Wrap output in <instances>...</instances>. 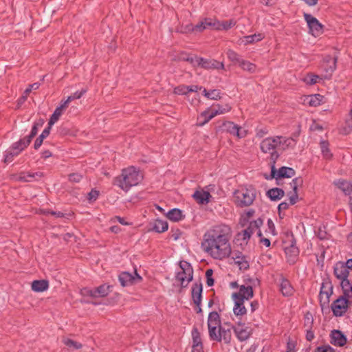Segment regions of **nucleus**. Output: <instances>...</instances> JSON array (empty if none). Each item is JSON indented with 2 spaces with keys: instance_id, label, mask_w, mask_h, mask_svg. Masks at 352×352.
<instances>
[{
  "instance_id": "obj_8",
  "label": "nucleus",
  "mask_w": 352,
  "mask_h": 352,
  "mask_svg": "<svg viewBox=\"0 0 352 352\" xmlns=\"http://www.w3.org/2000/svg\"><path fill=\"white\" fill-rule=\"evenodd\" d=\"M208 328L210 338H217L216 331L221 327V318L218 312L211 311L208 317Z\"/></svg>"
},
{
  "instance_id": "obj_37",
  "label": "nucleus",
  "mask_w": 352,
  "mask_h": 352,
  "mask_svg": "<svg viewBox=\"0 0 352 352\" xmlns=\"http://www.w3.org/2000/svg\"><path fill=\"white\" fill-rule=\"evenodd\" d=\"M264 38L262 34H254L252 35L245 36L242 38V43L245 45L251 44L254 42L261 41Z\"/></svg>"
},
{
  "instance_id": "obj_57",
  "label": "nucleus",
  "mask_w": 352,
  "mask_h": 352,
  "mask_svg": "<svg viewBox=\"0 0 352 352\" xmlns=\"http://www.w3.org/2000/svg\"><path fill=\"white\" fill-rule=\"evenodd\" d=\"M254 221H260L261 223H258V226L256 228H252L250 231H251V234L252 235L254 232H256V235L258 236V237H261L262 236V232L260 230V228L261 226L263 225V221L262 220V219L261 218H258L256 220H255Z\"/></svg>"
},
{
  "instance_id": "obj_61",
  "label": "nucleus",
  "mask_w": 352,
  "mask_h": 352,
  "mask_svg": "<svg viewBox=\"0 0 352 352\" xmlns=\"http://www.w3.org/2000/svg\"><path fill=\"white\" fill-rule=\"evenodd\" d=\"M289 199L290 205L295 204L298 199V192H291L289 194Z\"/></svg>"
},
{
  "instance_id": "obj_36",
  "label": "nucleus",
  "mask_w": 352,
  "mask_h": 352,
  "mask_svg": "<svg viewBox=\"0 0 352 352\" xmlns=\"http://www.w3.org/2000/svg\"><path fill=\"white\" fill-rule=\"evenodd\" d=\"M36 176H39V177H41L42 176V173H39V172H37V173H21L18 177H17V180L19 181V182H32V179L34 178Z\"/></svg>"
},
{
  "instance_id": "obj_6",
  "label": "nucleus",
  "mask_w": 352,
  "mask_h": 352,
  "mask_svg": "<svg viewBox=\"0 0 352 352\" xmlns=\"http://www.w3.org/2000/svg\"><path fill=\"white\" fill-rule=\"evenodd\" d=\"M333 294V286L330 281L324 280L319 294L320 304L322 309L328 307L330 296Z\"/></svg>"
},
{
  "instance_id": "obj_60",
  "label": "nucleus",
  "mask_w": 352,
  "mask_h": 352,
  "mask_svg": "<svg viewBox=\"0 0 352 352\" xmlns=\"http://www.w3.org/2000/svg\"><path fill=\"white\" fill-rule=\"evenodd\" d=\"M212 273L213 272L211 269H208L206 272V283L208 286H212L214 285V279L212 278Z\"/></svg>"
},
{
  "instance_id": "obj_27",
  "label": "nucleus",
  "mask_w": 352,
  "mask_h": 352,
  "mask_svg": "<svg viewBox=\"0 0 352 352\" xmlns=\"http://www.w3.org/2000/svg\"><path fill=\"white\" fill-rule=\"evenodd\" d=\"M331 344L342 346L346 342V337L339 330H333L331 332Z\"/></svg>"
},
{
  "instance_id": "obj_26",
  "label": "nucleus",
  "mask_w": 352,
  "mask_h": 352,
  "mask_svg": "<svg viewBox=\"0 0 352 352\" xmlns=\"http://www.w3.org/2000/svg\"><path fill=\"white\" fill-rule=\"evenodd\" d=\"M192 197L198 204H207L210 201L211 195L209 192L201 190H196L194 192Z\"/></svg>"
},
{
  "instance_id": "obj_3",
  "label": "nucleus",
  "mask_w": 352,
  "mask_h": 352,
  "mask_svg": "<svg viewBox=\"0 0 352 352\" xmlns=\"http://www.w3.org/2000/svg\"><path fill=\"white\" fill-rule=\"evenodd\" d=\"M256 197L254 188H241L234 191V201L237 206L246 207L250 206Z\"/></svg>"
},
{
  "instance_id": "obj_17",
  "label": "nucleus",
  "mask_w": 352,
  "mask_h": 352,
  "mask_svg": "<svg viewBox=\"0 0 352 352\" xmlns=\"http://www.w3.org/2000/svg\"><path fill=\"white\" fill-rule=\"evenodd\" d=\"M276 140L278 153L279 151H283L289 148H293L296 144L295 140L292 138L276 136Z\"/></svg>"
},
{
  "instance_id": "obj_41",
  "label": "nucleus",
  "mask_w": 352,
  "mask_h": 352,
  "mask_svg": "<svg viewBox=\"0 0 352 352\" xmlns=\"http://www.w3.org/2000/svg\"><path fill=\"white\" fill-rule=\"evenodd\" d=\"M320 149L322 153V155L326 159H331L332 157V154L329 148V142L327 141H321L320 142Z\"/></svg>"
},
{
  "instance_id": "obj_45",
  "label": "nucleus",
  "mask_w": 352,
  "mask_h": 352,
  "mask_svg": "<svg viewBox=\"0 0 352 352\" xmlns=\"http://www.w3.org/2000/svg\"><path fill=\"white\" fill-rule=\"evenodd\" d=\"M63 113V111H62L59 108L56 107L53 114L50 117L48 124L50 126H52L55 122L58 121Z\"/></svg>"
},
{
  "instance_id": "obj_21",
  "label": "nucleus",
  "mask_w": 352,
  "mask_h": 352,
  "mask_svg": "<svg viewBox=\"0 0 352 352\" xmlns=\"http://www.w3.org/2000/svg\"><path fill=\"white\" fill-rule=\"evenodd\" d=\"M217 338H210L212 340L221 342L223 340L226 344L230 342L232 339V333L230 329H226L224 327H221L216 331Z\"/></svg>"
},
{
  "instance_id": "obj_32",
  "label": "nucleus",
  "mask_w": 352,
  "mask_h": 352,
  "mask_svg": "<svg viewBox=\"0 0 352 352\" xmlns=\"http://www.w3.org/2000/svg\"><path fill=\"white\" fill-rule=\"evenodd\" d=\"M110 286L107 285H102L97 287L96 289L91 292V295L94 297H104L108 295Z\"/></svg>"
},
{
  "instance_id": "obj_18",
  "label": "nucleus",
  "mask_w": 352,
  "mask_h": 352,
  "mask_svg": "<svg viewBox=\"0 0 352 352\" xmlns=\"http://www.w3.org/2000/svg\"><path fill=\"white\" fill-rule=\"evenodd\" d=\"M253 297V289L252 286L241 285L237 293L232 294L233 299L242 298V300H249Z\"/></svg>"
},
{
  "instance_id": "obj_53",
  "label": "nucleus",
  "mask_w": 352,
  "mask_h": 352,
  "mask_svg": "<svg viewBox=\"0 0 352 352\" xmlns=\"http://www.w3.org/2000/svg\"><path fill=\"white\" fill-rule=\"evenodd\" d=\"M246 135L247 131L239 125L237 126L236 129L234 130V133L232 134V135L237 137L239 139L245 138Z\"/></svg>"
},
{
  "instance_id": "obj_16",
  "label": "nucleus",
  "mask_w": 352,
  "mask_h": 352,
  "mask_svg": "<svg viewBox=\"0 0 352 352\" xmlns=\"http://www.w3.org/2000/svg\"><path fill=\"white\" fill-rule=\"evenodd\" d=\"M232 328L236 338L240 341L246 340L251 334V330L250 327H246L244 324H238L236 326H232Z\"/></svg>"
},
{
  "instance_id": "obj_1",
  "label": "nucleus",
  "mask_w": 352,
  "mask_h": 352,
  "mask_svg": "<svg viewBox=\"0 0 352 352\" xmlns=\"http://www.w3.org/2000/svg\"><path fill=\"white\" fill-rule=\"evenodd\" d=\"M231 237L230 226L223 223L213 226L204 234L201 249L213 259L222 261L232 254Z\"/></svg>"
},
{
  "instance_id": "obj_13",
  "label": "nucleus",
  "mask_w": 352,
  "mask_h": 352,
  "mask_svg": "<svg viewBox=\"0 0 352 352\" xmlns=\"http://www.w3.org/2000/svg\"><path fill=\"white\" fill-rule=\"evenodd\" d=\"M272 178H290L295 175V170L292 168L283 166L276 171L274 164L272 163L271 170Z\"/></svg>"
},
{
  "instance_id": "obj_64",
  "label": "nucleus",
  "mask_w": 352,
  "mask_h": 352,
  "mask_svg": "<svg viewBox=\"0 0 352 352\" xmlns=\"http://www.w3.org/2000/svg\"><path fill=\"white\" fill-rule=\"evenodd\" d=\"M99 195V192L96 190H91V192L88 194V199L90 201H95Z\"/></svg>"
},
{
  "instance_id": "obj_63",
  "label": "nucleus",
  "mask_w": 352,
  "mask_h": 352,
  "mask_svg": "<svg viewBox=\"0 0 352 352\" xmlns=\"http://www.w3.org/2000/svg\"><path fill=\"white\" fill-rule=\"evenodd\" d=\"M39 86H40V84L38 83V82H35V83L32 84V85H30L29 86V87H28L24 91V94H30V93L32 91V89L36 90L37 89H38Z\"/></svg>"
},
{
  "instance_id": "obj_38",
  "label": "nucleus",
  "mask_w": 352,
  "mask_h": 352,
  "mask_svg": "<svg viewBox=\"0 0 352 352\" xmlns=\"http://www.w3.org/2000/svg\"><path fill=\"white\" fill-rule=\"evenodd\" d=\"M51 126H52L49 125L48 127L45 128L43 131L42 133L38 136V138H36V140L34 142V147L35 149H36V150L40 148V146H41L43 140L49 135Z\"/></svg>"
},
{
  "instance_id": "obj_58",
  "label": "nucleus",
  "mask_w": 352,
  "mask_h": 352,
  "mask_svg": "<svg viewBox=\"0 0 352 352\" xmlns=\"http://www.w3.org/2000/svg\"><path fill=\"white\" fill-rule=\"evenodd\" d=\"M82 176L79 173H72L68 175V179L72 182L78 183L82 179Z\"/></svg>"
},
{
  "instance_id": "obj_31",
  "label": "nucleus",
  "mask_w": 352,
  "mask_h": 352,
  "mask_svg": "<svg viewBox=\"0 0 352 352\" xmlns=\"http://www.w3.org/2000/svg\"><path fill=\"white\" fill-rule=\"evenodd\" d=\"M48 287V281L45 280H36L32 283V289L36 292H44L47 289Z\"/></svg>"
},
{
  "instance_id": "obj_14",
  "label": "nucleus",
  "mask_w": 352,
  "mask_h": 352,
  "mask_svg": "<svg viewBox=\"0 0 352 352\" xmlns=\"http://www.w3.org/2000/svg\"><path fill=\"white\" fill-rule=\"evenodd\" d=\"M336 58H333L330 56H328L324 58L321 65V68L326 72L324 76L325 78H330L331 74L336 69Z\"/></svg>"
},
{
  "instance_id": "obj_11",
  "label": "nucleus",
  "mask_w": 352,
  "mask_h": 352,
  "mask_svg": "<svg viewBox=\"0 0 352 352\" xmlns=\"http://www.w3.org/2000/svg\"><path fill=\"white\" fill-rule=\"evenodd\" d=\"M24 143L21 140L12 144V145L5 152L4 162L10 163L14 158L18 156L27 146H23Z\"/></svg>"
},
{
  "instance_id": "obj_12",
  "label": "nucleus",
  "mask_w": 352,
  "mask_h": 352,
  "mask_svg": "<svg viewBox=\"0 0 352 352\" xmlns=\"http://www.w3.org/2000/svg\"><path fill=\"white\" fill-rule=\"evenodd\" d=\"M348 308V300L344 297H340L331 305V309L336 316H343Z\"/></svg>"
},
{
  "instance_id": "obj_51",
  "label": "nucleus",
  "mask_w": 352,
  "mask_h": 352,
  "mask_svg": "<svg viewBox=\"0 0 352 352\" xmlns=\"http://www.w3.org/2000/svg\"><path fill=\"white\" fill-rule=\"evenodd\" d=\"M63 342L69 348L78 349L82 347V344L80 343L75 342L71 339L65 338L63 340Z\"/></svg>"
},
{
  "instance_id": "obj_34",
  "label": "nucleus",
  "mask_w": 352,
  "mask_h": 352,
  "mask_svg": "<svg viewBox=\"0 0 352 352\" xmlns=\"http://www.w3.org/2000/svg\"><path fill=\"white\" fill-rule=\"evenodd\" d=\"M167 218L173 221H179L184 219L182 211L178 208H173L169 210L166 214Z\"/></svg>"
},
{
  "instance_id": "obj_52",
  "label": "nucleus",
  "mask_w": 352,
  "mask_h": 352,
  "mask_svg": "<svg viewBox=\"0 0 352 352\" xmlns=\"http://www.w3.org/2000/svg\"><path fill=\"white\" fill-rule=\"evenodd\" d=\"M187 85H181L174 89V93L178 95H187L188 94Z\"/></svg>"
},
{
  "instance_id": "obj_19",
  "label": "nucleus",
  "mask_w": 352,
  "mask_h": 352,
  "mask_svg": "<svg viewBox=\"0 0 352 352\" xmlns=\"http://www.w3.org/2000/svg\"><path fill=\"white\" fill-rule=\"evenodd\" d=\"M216 20L210 18H205L192 28L195 32H201L206 29L215 30Z\"/></svg>"
},
{
  "instance_id": "obj_43",
  "label": "nucleus",
  "mask_w": 352,
  "mask_h": 352,
  "mask_svg": "<svg viewBox=\"0 0 352 352\" xmlns=\"http://www.w3.org/2000/svg\"><path fill=\"white\" fill-rule=\"evenodd\" d=\"M323 100V96L320 94H315L309 96L308 103L311 107L320 105Z\"/></svg>"
},
{
  "instance_id": "obj_15",
  "label": "nucleus",
  "mask_w": 352,
  "mask_h": 352,
  "mask_svg": "<svg viewBox=\"0 0 352 352\" xmlns=\"http://www.w3.org/2000/svg\"><path fill=\"white\" fill-rule=\"evenodd\" d=\"M205 69H223L224 65L214 59H206L202 57L199 59V66Z\"/></svg>"
},
{
  "instance_id": "obj_24",
  "label": "nucleus",
  "mask_w": 352,
  "mask_h": 352,
  "mask_svg": "<svg viewBox=\"0 0 352 352\" xmlns=\"http://www.w3.org/2000/svg\"><path fill=\"white\" fill-rule=\"evenodd\" d=\"M333 184L341 190L345 195L352 193V182L346 179H340L333 182Z\"/></svg>"
},
{
  "instance_id": "obj_2",
  "label": "nucleus",
  "mask_w": 352,
  "mask_h": 352,
  "mask_svg": "<svg viewBox=\"0 0 352 352\" xmlns=\"http://www.w3.org/2000/svg\"><path fill=\"white\" fill-rule=\"evenodd\" d=\"M143 179L139 169L130 166L122 170L120 175L114 179L113 184L128 192L131 187L137 186Z\"/></svg>"
},
{
  "instance_id": "obj_44",
  "label": "nucleus",
  "mask_w": 352,
  "mask_h": 352,
  "mask_svg": "<svg viewBox=\"0 0 352 352\" xmlns=\"http://www.w3.org/2000/svg\"><path fill=\"white\" fill-rule=\"evenodd\" d=\"M227 56L228 59L234 64H240L242 58L241 56L235 52L234 50H228L227 52Z\"/></svg>"
},
{
  "instance_id": "obj_20",
  "label": "nucleus",
  "mask_w": 352,
  "mask_h": 352,
  "mask_svg": "<svg viewBox=\"0 0 352 352\" xmlns=\"http://www.w3.org/2000/svg\"><path fill=\"white\" fill-rule=\"evenodd\" d=\"M232 253V259L234 261L240 270H245L249 268V262L247 257L239 251H234Z\"/></svg>"
},
{
  "instance_id": "obj_39",
  "label": "nucleus",
  "mask_w": 352,
  "mask_h": 352,
  "mask_svg": "<svg viewBox=\"0 0 352 352\" xmlns=\"http://www.w3.org/2000/svg\"><path fill=\"white\" fill-rule=\"evenodd\" d=\"M235 22L233 20L219 22L218 21H216V27L215 30H228L231 28L232 27L235 25Z\"/></svg>"
},
{
  "instance_id": "obj_42",
  "label": "nucleus",
  "mask_w": 352,
  "mask_h": 352,
  "mask_svg": "<svg viewBox=\"0 0 352 352\" xmlns=\"http://www.w3.org/2000/svg\"><path fill=\"white\" fill-rule=\"evenodd\" d=\"M37 131H38L37 124H35L32 128L30 134L28 136H27L23 139H21L24 142V143H23V146H28L30 144L32 139L36 135Z\"/></svg>"
},
{
  "instance_id": "obj_46",
  "label": "nucleus",
  "mask_w": 352,
  "mask_h": 352,
  "mask_svg": "<svg viewBox=\"0 0 352 352\" xmlns=\"http://www.w3.org/2000/svg\"><path fill=\"white\" fill-rule=\"evenodd\" d=\"M192 346L202 345L201 338L200 333L197 328H195L192 331Z\"/></svg>"
},
{
  "instance_id": "obj_4",
  "label": "nucleus",
  "mask_w": 352,
  "mask_h": 352,
  "mask_svg": "<svg viewBox=\"0 0 352 352\" xmlns=\"http://www.w3.org/2000/svg\"><path fill=\"white\" fill-rule=\"evenodd\" d=\"M180 271L176 274V279L180 282L182 287H186L193 278V269L187 261L179 262Z\"/></svg>"
},
{
  "instance_id": "obj_22",
  "label": "nucleus",
  "mask_w": 352,
  "mask_h": 352,
  "mask_svg": "<svg viewBox=\"0 0 352 352\" xmlns=\"http://www.w3.org/2000/svg\"><path fill=\"white\" fill-rule=\"evenodd\" d=\"M203 286L201 282L195 283L192 287V298L193 302L197 305H201Z\"/></svg>"
},
{
  "instance_id": "obj_56",
  "label": "nucleus",
  "mask_w": 352,
  "mask_h": 352,
  "mask_svg": "<svg viewBox=\"0 0 352 352\" xmlns=\"http://www.w3.org/2000/svg\"><path fill=\"white\" fill-rule=\"evenodd\" d=\"M208 99L217 100L221 98V92L219 89H212L209 91Z\"/></svg>"
},
{
  "instance_id": "obj_29",
  "label": "nucleus",
  "mask_w": 352,
  "mask_h": 352,
  "mask_svg": "<svg viewBox=\"0 0 352 352\" xmlns=\"http://www.w3.org/2000/svg\"><path fill=\"white\" fill-rule=\"evenodd\" d=\"M234 306L233 307V311L236 316H241L247 313L246 308L244 305V301L242 298L234 299Z\"/></svg>"
},
{
  "instance_id": "obj_30",
  "label": "nucleus",
  "mask_w": 352,
  "mask_h": 352,
  "mask_svg": "<svg viewBox=\"0 0 352 352\" xmlns=\"http://www.w3.org/2000/svg\"><path fill=\"white\" fill-rule=\"evenodd\" d=\"M280 290L282 292L283 295L285 296H289L292 295L294 292V289L287 279L285 278H281V282L280 283Z\"/></svg>"
},
{
  "instance_id": "obj_28",
  "label": "nucleus",
  "mask_w": 352,
  "mask_h": 352,
  "mask_svg": "<svg viewBox=\"0 0 352 352\" xmlns=\"http://www.w3.org/2000/svg\"><path fill=\"white\" fill-rule=\"evenodd\" d=\"M258 223H261L260 221H251L246 229L237 234L238 239L248 241L252 236L250 230L252 228H256L258 226Z\"/></svg>"
},
{
  "instance_id": "obj_47",
  "label": "nucleus",
  "mask_w": 352,
  "mask_h": 352,
  "mask_svg": "<svg viewBox=\"0 0 352 352\" xmlns=\"http://www.w3.org/2000/svg\"><path fill=\"white\" fill-rule=\"evenodd\" d=\"M320 78L319 76L313 74H308L304 78L303 81L307 84L309 85H312L316 84L318 82V79Z\"/></svg>"
},
{
  "instance_id": "obj_50",
  "label": "nucleus",
  "mask_w": 352,
  "mask_h": 352,
  "mask_svg": "<svg viewBox=\"0 0 352 352\" xmlns=\"http://www.w3.org/2000/svg\"><path fill=\"white\" fill-rule=\"evenodd\" d=\"M223 126L228 133L232 135L238 125L232 122L227 121L223 123Z\"/></svg>"
},
{
  "instance_id": "obj_10",
  "label": "nucleus",
  "mask_w": 352,
  "mask_h": 352,
  "mask_svg": "<svg viewBox=\"0 0 352 352\" xmlns=\"http://www.w3.org/2000/svg\"><path fill=\"white\" fill-rule=\"evenodd\" d=\"M118 280L122 287H128L140 283L142 278L137 273L136 270H135L133 274H131L128 272L120 273L118 276Z\"/></svg>"
},
{
  "instance_id": "obj_35",
  "label": "nucleus",
  "mask_w": 352,
  "mask_h": 352,
  "mask_svg": "<svg viewBox=\"0 0 352 352\" xmlns=\"http://www.w3.org/2000/svg\"><path fill=\"white\" fill-rule=\"evenodd\" d=\"M168 228V225L166 221L157 219L153 223L152 230L156 232L161 233L166 231Z\"/></svg>"
},
{
  "instance_id": "obj_49",
  "label": "nucleus",
  "mask_w": 352,
  "mask_h": 352,
  "mask_svg": "<svg viewBox=\"0 0 352 352\" xmlns=\"http://www.w3.org/2000/svg\"><path fill=\"white\" fill-rule=\"evenodd\" d=\"M87 91V89H82L80 91H76L72 95L67 97V102H71L74 100L80 98Z\"/></svg>"
},
{
  "instance_id": "obj_23",
  "label": "nucleus",
  "mask_w": 352,
  "mask_h": 352,
  "mask_svg": "<svg viewBox=\"0 0 352 352\" xmlns=\"http://www.w3.org/2000/svg\"><path fill=\"white\" fill-rule=\"evenodd\" d=\"M285 252L287 256L288 262L294 263L299 254V250L296 245V242L292 241L289 246H286Z\"/></svg>"
},
{
  "instance_id": "obj_7",
  "label": "nucleus",
  "mask_w": 352,
  "mask_h": 352,
  "mask_svg": "<svg viewBox=\"0 0 352 352\" xmlns=\"http://www.w3.org/2000/svg\"><path fill=\"white\" fill-rule=\"evenodd\" d=\"M334 275L340 280L342 288H348L349 287V280H348L349 270L344 266V263L338 262L334 266Z\"/></svg>"
},
{
  "instance_id": "obj_40",
  "label": "nucleus",
  "mask_w": 352,
  "mask_h": 352,
  "mask_svg": "<svg viewBox=\"0 0 352 352\" xmlns=\"http://www.w3.org/2000/svg\"><path fill=\"white\" fill-rule=\"evenodd\" d=\"M243 70L247 71L250 73H255L256 71V66L254 63H252L249 61L241 60L240 64L239 65Z\"/></svg>"
},
{
  "instance_id": "obj_55",
  "label": "nucleus",
  "mask_w": 352,
  "mask_h": 352,
  "mask_svg": "<svg viewBox=\"0 0 352 352\" xmlns=\"http://www.w3.org/2000/svg\"><path fill=\"white\" fill-rule=\"evenodd\" d=\"M210 113L211 109H208L207 110L204 111L201 113V117L204 118V120L200 124L201 126H203L204 124L208 122L211 119L213 118H210Z\"/></svg>"
},
{
  "instance_id": "obj_25",
  "label": "nucleus",
  "mask_w": 352,
  "mask_h": 352,
  "mask_svg": "<svg viewBox=\"0 0 352 352\" xmlns=\"http://www.w3.org/2000/svg\"><path fill=\"white\" fill-rule=\"evenodd\" d=\"M232 107L229 104H216L212 106L210 118H214L217 115L224 114L230 111Z\"/></svg>"
},
{
  "instance_id": "obj_59",
  "label": "nucleus",
  "mask_w": 352,
  "mask_h": 352,
  "mask_svg": "<svg viewBox=\"0 0 352 352\" xmlns=\"http://www.w3.org/2000/svg\"><path fill=\"white\" fill-rule=\"evenodd\" d=\"M201 57L195 56H188L185 58V60L190 63L193 67H198L199 63V59Z\"/></svg>"
},
{
  "instance_id": "obj_5",
  "label": "nucleus",
  "mask_w": 352,
  "mask_h": 352,
  "mask_svg": "<svg viewBox=\"0 0 352 352\" xmlns=\"http://www.w3.org/2000/svg\"><path fill=\"white\" fill-rule=\"evenodd\" d=\"M260 148L262 152L269 153L271 161L273 164H275L276 160L280 155L277 150L276 136L263 140L260 144Z\"/></svg>"
},
{
  "instance_id": "obj_33",
  "label": "nucleus",
  "mask_w": 352,
  "mask_h": 352,
  "mask_svg": "<svg viewBox=\"0 0 352 352\" xmlns=\"http://www.w3.org/2000/svg\"><path fill=\"white\" fill-rule=\"evenodd\" d=\"M285 195L284 191L281 188H274L270 189L267 192V197L273 201H276L280 199Z\"/></svg>"
},
{
  "instance_id": "obj_54",
  "label": "nucleus",
  "mask_w": 352,
  "mask_h": 352,
  "mask_svg": "<svg viewBox=\"0 0 352 352\" xmlns=\"http://www.w3.org/2000/svg\"><path fill=\"white\" fill-rule=\"evenodd\" d=\"M303 180L302 177H296L290 183L293 192H298V187L302 186Z\"/></svg>"
},
{
  "instance_id": "obj_62",
  "label": "nucleus",
  "mask_w": 352,
  "mask_h": 352,
  "mask_svg": "<svg viewBox=\"0 0 352 352\" xmlns=\"http://www.w3.org/2000/svg\"><path fill=\"white\" fill-rule=\"evenodd\" d=\"M316 352H335L334 349L330 346H318L316 349Z\"/></svg>"
},
{
  "instance_id": "obj_48",
  "label": "nucleus",
  "mask_w": 352,
  "mask_h": 352,
  "mask_svg": "<svg viewBox=\"0 0 352 352\" xmlns=\"http://www.w3.org/2000/svg\"><path fill=\"white\" fill-rule=\"evenodd\" d=\"M349 118L345 122V126L343 128L344 133L347 134L352 131V109L349 113Z\"/></svg>"
},
{
  "instance_id": "obj_9",
  "label": "nucleus",
  "mask_w": 352,
  "mask_h": 352,
  "mask_svg": "<svg viewBox=\"0 0 352 352\" xmlns=\"http://www.w3.org/2000/svg\"><path fill=\"white\" fill-rule=\"evenodd\" d=\"M304 19L307 22L309 33L311 34L314 36H319L323 32L324 26L318 21V20L313 16L310 14H304Z\"/></svg>"
}]
</instances>
